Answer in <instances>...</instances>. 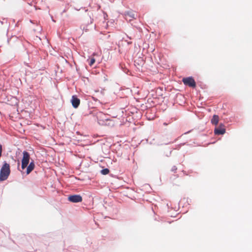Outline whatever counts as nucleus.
<instances>
[{
    "mask_svg": "<svg viewBox=\"0 0 252 252\" xmlns=\"http://www.w3.org/2000/svg\"><path fill=\"white\" fill-rule=\"evenodd\" d=\"M23 155L21 167L24 169L27 167L26 173L27 174H29L34 169L35 167L34 163L32 161L28 166L30 158V154L27 151H24Z\"/></svg>",
    "mask_w": 252,
    "mask_h": 252,
    "instance_id": "nucleus-1",
    "label": "nucleus"
},
{
    "mask_svg": "<svg viewBox=\"0 0 252 252\" xmlns=\"http://www.w3.org/2000/svg\"><path fill=\"white\" fill-rule=\"evenodd\" d=\"M10 173V165L4 162L0 171V181L6 180Z\"/></svg>",
    "mask_w": 252,
    "mask_h": 252,
    "instance_id": "nucleus-2",
    "label": "nucleus"
},
{
    "mask_svg": "<svg viewBox=\"0 0 252 252\" xmlns=\"http://www.w3.org/2000/svg\"><path fill=\"white\" fill-rule=\"evenodd\" d=\"M68 200L73 203L81 202L82 201V197L79 194L72 195L68 196Z\"/></svg>",
    "mask_w": 252,
    "mask_h": 252,
    "instance_id": "nucleus-4",
    "label": "nucleus"
},
{
    "mask_svg": "<svg viewBox=\"0 0 252 252\" xmlns=\"http://www.w3.org/2000/svg\"><path fill=\"white\" fill-rule=\"evenodd\" d=\"M225 132V129L224 126L220 125L218 127L215 129L214 133L216 135L223 134Z\"/></svg>",
    "mask_w": 252,
    "mask_h": 252,
    "instance_id": "nucleus-5",
    "label": "nucleus"
},
{
    "mask_svg": "<svg viewBox=\"0 0 252 252\" xmlns=\"http://www.w3.org/2000/svg\"><path fill=\"white\" fill-rule=\"evenodd\" d=\"M177 168L176 166H173L172 168V169L171 170L174 172H175L177 170Z\"/></svg>",
    "mask_w": 252,
    "mask_h": 252,
    "instance_id": "nucleus-11",
    "label": "nucleus"
},
{
    "mask_svg": "<svg viewBox=\"0 0 252 252\" xmlns=\"http://www.w3.org/2000/svg\"><path fill=\"white\" fill-rule=\"evenodd\" d=\"M95 62V60L94 58H92L89 61V64L90 66L93 65V64Z\"/></svg>",
    "mask_w": 252,
    "mask_h": 252,
    "instance_id": "nucleus-10",
    "label": "nucleus"
},
{
    "mask_svg": "<svg viewBox=\"0 0 252 252\" xmlns=\"http://www.w3.org/2000/svg\"><path fill=\"white\" fill-rule=\"evenodd\" d=\"M109 170L107 168H105V169H102L101 171V173L103 175H107V174H108L109 173Z\"/></svg>",
    "mask_w": 252,
    "mask_h": 252,
    "instance_id": "nucleus-9",
    "label": "nucleus"
},
{
    "mask_svg": "<svg viewBox=\"0 0 252 252\" xmlns=\"http://www.w3.org/2000/svg\"><path fill=\"white\" fill-rule=\"evenodd\" d=\"M219 121V117L218 115H214L211 119V123L213 125H217Z\"/></svg>",
    "mask_w": 252,
    "mask_h": 252,
    "instance_id": "nucleus-7",
    "label": "nucleus"
},
{
    "mask_svg": "<svg viewBox=\"0 0 252 252\" xmlns=\"http://www.w3.org/2000/svg\"><path fill=\"white\" fill-rule=\"evenodd\" d=\"M71 103L73 107L75 108H77L80 103V100L76 95H73L71 98Z\"/></svg>",
    "mask_w": 252,
    "mask_h": 252,
    "instance_id": "nucleus-6",
    "label": "nucleus"
},
{
    "mask_svg": "<svg viewBox=\"0 0 252 252\" xmlns=\"http://www.w3.org/2000/svg\"><path fill=\"white\" fill-rule=\"evenodd\" d=\"M126 15L128 16L129 17L135 19L134 13L132 11H128L126 13Z\"/></svg>",
    "mask_w": 252,
    "mask_h": 252,
    "instance_id": "nucleus-8",
    "label": "nucleus"
},
{
    "mask_svg": "<svg viewBox=\"0 0 252 252\" xmlns=\"http://www.w3.org/2000/svg\"><path fill=\"white\" fill-rule=\"evenodd\" d=\"M182 81L185 85H188L192 88L196 87V83L194 79L192 77L184 78L183 79Z\"/></svg>",
    "mask_w": 252,
    "mask_h": 252,
    "instance_id": "nucleus-3",
    "label": "nucleus"
}]
</instances>
